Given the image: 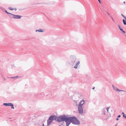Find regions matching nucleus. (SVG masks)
I'll return each instance as SVG.
<instances>
[{
    "mask_svg": "<svg viewBox=\"0 0 126 126\" xmlns=\"http://www.w3.org/2000/svg\"><path fill=\"white\" fill-rule=\"evenodd\" d=\"M57 121L59 122H61L65 121L66 123V126H68L70 125L69 122V117L67 115H65L64 114L61 115L57 117Z\"/></svg>",
    "mask_w": 126,
    "mask_h": 126,
    "instance_id": "nucleus-1",
    "label": "nucleus"
},
{
    "mask_svg": "<svg viewBox=\"0 0 126 126\" xmlns=\"http://www.w3.org/2000/svg\"><path fill=\"white\" fill-rule=\"evenodd\" d=\"M69 122L70 123V124L71 123L76 125H78L80 124L79 121L74 116L69 117Z\"/></svg>",
    "mask_w": 126,
    "mask_h": 126,
    "instance_id": "nucleus-2",
    "label": "nucleus"
},
{
    "mask_svg": "<svg viewBox=\"0 0 126 126\" xmlns=\"http://www.w3.org/2000/svg\"><path fill=\"white\" fill-rule=\"evenodd\" d=\"M22 16L18 15H16L12 14L11 15L9 16V17L14 19H20Z\"/></svg>",
    "mask_w": 126,
    "mask_h": 126,
    "instance_id": "nucleus-3",
    "label": "nucleus"
},
{
    "mask_svg": "<svg viewBox=\"0 0 126 126\" xmlns=\"http://www.w3.org/2000/svg\"><path fill=\"white\" fill-rule=\"evenodd\" d=\"M3 105L5 106H11L12 109H14V105L11 103H4L3 104Z\"/></svg>",
    "mask_w": 126,
    "mask_h": 126,
    "instance_id": "nucleus-4",
    "label": "nucleus"
},
{
    "mask_svg": "<svg viewBox=\"0 0 126 126\" xmlns=\"http://www.w3.org/2000/svg\"><path fill=\"white\" fill-rule=\"evenodd\" d=\"M57 117L56 115H51L49 118V120H51L53 121L54 120H56V119L57 120Z\"/></svg>",
    "mask_w": 126,
    "mask_h": 126,
    "instance_id": "nucleus-5",
    "label": "nucleus"
},
{
    "mask_svg": "<svg viewBox=\"0 0 126 126\" xmlns=\"http://www.w3.org/2000/svg\"><path fill=\"white\" fill-rule=\"evenodd\" d=\"M76 58L75 57H73L71 58L70 64L71 65H73L74 63L75 62Z\"/></svg>",
    "mask_w": 126,
    "mask_h": 126,
    "instance_id": "nucleus-6",
    "label": "nucleus"
},
{
    "mask_svg": "<svg viewBox=\"0 0 126 126\" xmlns=\"http://www.w3.org/2000/svg\"><path fill=\"white\" fill-rule=\"evenodd\" d=\"M78 110L80 114H82L83 113L82 107L78 106Z\"/></svg>",
    "mask_w": 126,
    "mask_h": 126,
    "instance_id": "nucleus-7",
    "label": "nucleus"
},
{
    "mask_svg": "<svg viewBox=\"0 0 126 126\" xmlns=\"http://www.w3.org/2000/svg\"><path fill=\"white\" fill-rule=\"evenodd\" d=\"M84 100H81L79 102L78 106L82 107V105L84 104Z\"/></svg>",
    "mask_w": 126,
    "mask_h": 126,
    "instance_id": "nucleus-8",
    "label": "nucleus"
},
{
    "mask_svg": "<svg viewBox=\"0 0 126 126\" xmlns=\"http://www.w3.org/2000/svg\"><path fill=\"white\" fill-rule=\"evenodd\" d=\"M80 63V61H78L76 65H75L73 67L74 68H75V69H77V68L78 67V65Z\"/></svg>",
    "mask_w": 126,
    "mask_h": 126,
    "instance_id": "nucleus-9",
    "label": "nucleus"
},
{
    "mask_svg": "<svg viewBox=\"0 0 126 126\" xmlns=\"http://www.w3.org/2000/svg\"><path fill=\"white\" fill-rule=\"evenodd\" d=\"M52 122V120H49V118L47 120V126L49 125Z\"/></svg>",
    "mask_w": 126,
    "mask_h": 126,
    "instance_id": "nucleus-10",
    "label": "nucleus"
},
{
    "mask_svg": "<svg viewBox=\"0 0 126 126\" xmlns=\"http://www.w3.org/2000/svg\"><path fill=\"white\" fill-rule=\"evenodd\" d=\"M52 122V120H49V118L47 120V126L49 125Z\"/></svg>",
    "mask_w": 126,
    "mask_h": 126,
    "instance_id": "nucleus-11",
    "label": "nucleus"
},
{
    "mask_svg": "<svg viewBox=\"0 0 126 126\" xmlns=\"http://www.w3.org/2000/svg\"><path fill=\"white\" fill-rule=\"evenodd\" d=\"M36 32H43V31L41 29H40L38 30H35Z\"/></svg>",
    "mask_w": 126,
    "mask_h": 126,
    "instance_id": "nucleus-12",
    "label": "nucleus"
},
{
    "mask_svg": "<svg viewBox=\"0 0 126 126\" xmlns=\"http://www.w3.org/2000/svg\"><path fill=\"white\" fill-rule=\"evenodd\" d=\"M112 87L113 88V89L115 91H117L118 89L116 87L113 85H112Z\"/></svg>",
    "mask_w": 126,
    "mask_h": 126,
    "instance_id": "nucleus-13",
    "label": "nucleus"
},
{
    "mask_svg": "<svg viewBox=\"0 0 126 126\" xmlns=\"http://www.w3.org/2000/svg\"><path fill=\"white\" fill-rule=\"evenodd\" d=\"M4 12H5L7 14H9V15H8L9 17V16L11 15L12 13H9L7 12V10H5Z\"/></svg>",
    "mask_w": 126,
    "mask_h": 126,
    "instance_id": "nucleus-14",
    "label": "nucleus"
},
{
    "mask_svg": "<svg viewBox=\"0 0 126 126\" xmlns=\"http://www.w3.org/2000/svg\"><path fill=\"white\" fill-rule=\"evenodd\" d=\"M18 77L19 76H16L14 77H11L10 78L12 79H15L16 78H18Z\"/></svg>",
    "mask_w": 126,
    "mask_h": 126,
    "instance_id": "nucleus-15",
    "label": "nucleus"
},
{
    "mask_svg": "<svg viewBox=\"0 0 126 126\" xmlns=\"http://www.w3.org/2000/svg\"><path fill=\"white\" fill-rule=\"evenodd\" d=\"M123 24L125 25H126V20H125L124 19H123Z\"/></svg>",
    "mask_w": 126,
    "mask_h": 126,
    "instance_id": "nucleus-16",
    "label": "nucleus"
},
{
    "mask_svg": "<svg viewBox=\"0 0 126 126\" xmlns=\"http://www.w3.org/2000/svg\"><path fill=\"white\" fill-rule=\"evenodd\" d=\"M1 77L3 78V79L4 81H5L6 80V78L4 77V76L2 74H1Z\"/></svg>",
    "mask_w": 126,
    "mask_h": 126,
    "instance_id": "nucleus-17",
    "label": "nucleus"
},
{
    "mask_svg": "<svg viewBox=\"0 0 126 126\" xmlns=\"http://www.w3.org/2000/svg\"><path fill=\"white\" fill-rule=\"evenodd\" d=\"M0 9L3 12H4L5 10L3 8L0 6Z\"/></svg>",
    "mask_w": 126,
    "mask_h": 126,
    "instance_id": "nucleus-18",
    "label": "nucleus"
},
{
    "mask_svg": "<svg viewBox=\"0 0 126 126\" xmlns=\"http://www.w3.org/2000/svg\"><path fill=\"white\" fill-rule=\"evenodd\" d=\"M118 28L120 30L122 28L121 27L120 25H118Z\"/></svg>",
    "mask_w": 126,
    "mask_h": 126,
    "instance_id": "nucleus-19",
    "label": "nucleus"
},
{
    "mask_svg": "<svg viewBox=\"0 0 126 126\" xmlns=\"http://www.w3.org/2000/svg\"><path fill=\"white\" fill-rule=\"evenodd\" d=\"M8 8L9 10H14V9L12 8L11 7H9Z\"/></svg>",
    "mask_w": 126,
    "mask_h": 126,
    "instance_id": "nucleus-20",
    "label": "nucleus"
},
{
    "mask_svg": "<svg viewBox=\"0 0 126 126\" xmlns=\"http://www.w3.org/2000/svg\"><path fill=\"white\" fill-rule=\"evenodd\" d=\"M120 31H122L123 33H125V32L123 31V29H122L121 30H120Z\"/></svg>",
    "mask_w": 126,
    "mask_h": 126,
    "instance_id": "nucleus-21",
    "label": "nucleus"
},
{
    "mask_svg": "<svg viewBox=\"0 0 126 126\" xmlns=\"http://www.w3.org/2000/svg\"><path fill=\"white\" fill-rule=\"evenodd\" d=\"M117 91H118L119 92H121V91H124V90H119V89H117Z\"/></svg>",
    "mask_w": 126,
    "mask_h": 126,
    "instance_id": "nucleus-22",
    "label": "nucleus"
},
{
    "mask_svg": "<svg viewBox=\"0 0 126 126\" xmlns=\"http://www.w3.org/2000/svg\"><path fill=\"white\" fill-rule=\"evenodd\" d=\"M110 108V107H108L107 108V110L108 112V110Z\"/></svg>",
    "mask_w": 126,
    "mask_h": 126,
    "instance_id": "nucleus-23",
    "label": "nucleus"
},
{
    "mask_svg": "<svg viewBox=\"0 0 126 126\" xmlns=\"http://www.w3.org/2000/svg\"><path fill=\"white\" fill-rule=\"evenodd\" d=\"M122 114H123V116H124V115H126H126L123 112H122Z\"/></svg>",
    "mask_w": 126,
    "mask_h": 126,
    "instance_id": "nucleus-24",
    "label": "nucleus"
},
{
    "mask_svg": "<svg viewBox=\"0 0 126 126\" xmlns=\"http://www.w3.org/2000/svg\"><path fill=\"white\" fill-rule=\"evenodd\" d=\"M98 1H99V2L101 4V1H100V0H98Z\"/></svg>",
    "mask_w": 126,
    "mask_h": 126,
    "instance_id": "nucleus-25",
    "label": "nucleus"
},
{
    "mask_svg": "<svg viewBox=\"0 0 126 126\" xmlns=\"http://www.w3.org/2000/svg\"><path fill=\"white\" fill-rule=\"evenodd\" d=\"M124 36L126 37V32H125V33H124Z\"/></svg>",
    "mask_w": 126,
    "mask_h": 126,
    "instance_id": "nucleus-26",
    "label": "nucleus"
},
{
    "mask_svg": "<svg viewBox=\"0 0 126 126\" xmlns=\"http://www.w3.org/2000/svg\"><path fill=\"white\" fill-rule=\"evenodd\" d=\"M120 117H121V115H119L117 117L120 118Z\"/></svg>",
    "mask_w": 126,
    "mask_h": 126,
    "instance_id": "nucleus-27",
    "label": "nucleus"
},
{
    "mask_svg": "<svg viewBox=\"0 0 126 126\" xmlns=\"http://www.w3.org/2000/svg\"><path fill=\"white\" fill-rule=\"evenodd\" d=\"M121 16L124 17H125V16L123 14H121Z\"/></svg>",
    "mask_w": 126,
    "mask_h": 126,
    "instance_id": "nucleus-28",
    "label": "nucleus"
},
{
    "mask_svg": "<svg viewBox=\"0 0 126 126\" xmlns=\"http://www.w3.org/2000/svg\"><path fill=\"white\" fill-rule=\"evenodd\" d=\"M110 17L111 18H112V20L113 21H114V19H113L112 18V17H111V16H110Z\"/></svg>",
    "mask_w": 126,
    "mask_h": 126,
    "instance_id": "nucleus-29",
    "label": "nucleus"
},
{
    "mask_svg": "<svg viewBox=\"0 0 126 126\" xmlns=\"http://www.w3.org/2000/svg\"><path fill=\"white\" fill-rule=\"evenodd\" d=\"M123 117L125 118H126V115H124V116H123Z\"/></svg>",
    "mask_w": 126,
    "mask_h": 126,
    "instance_id": "nucleus-30",
    "label": "nucleus"
},
{
    "mask_svg": "<svg viewBox=\"0 0 126 126\" xmlns=\"http://www.w3.org/2000/svg\"><path fill=\"white\" fill-rule=\"evenodd\" d=\"M124 18L126 19V16H125Z\"/></svg>",
    "mask_w": 126,
    "mask_h": 126,
    "instance_id": "nucleus-31",
    "label": "nucleus"
},
{
    "mask_svg": "<svg viewBox=\"0 0 126 126\" xmlns=\"http://www.w3.org/2000/svg\"><path fill=\"white\" fill-rule=\"evenodd\" d=\"M107 12V13L108 14V15H110V14H109V13H108L107 12Z\"/></svg>",
    "mask_w": 126,
    "mask_h": 126,
    "instance_id": "nucleus-32",
    "label": "nucleus"
},
{
    "mask_svg": "<svg viewBox=\"0 0 126 126\" xmlns=\"http://www.w3.org/2000/svg\"><path fill=\"white\" fill-rule=\"evenodd\" d=\"M119 120V118H116V120H117H117Z\"/></svg>",
    "mask_w": 126,
    "mask_h": 126,
    "instance_id": "nucleus-33",
    "label": "nucleus"
},
{
    "mask_svg": "<svg viewBox=\"0 0 126 126\" xmlns=\"http://www.w3.org/2000/svg\"><path fill=\"white\" fill-rule=\"evenodd\" d=\"M94 88H95V87H94L92 88V89H93V90H94Z\"/></svg>",
    "mask_w": 126,
    "mask_h": 126,
    "instance_id": "nucleus-34",
    "label": "nucleus"
},
{
    "mask_svg": "<svg viewBox=\"0 0 126 126\" xmlns=\"http://www.w3.org/2000/svg\"><path fill=\"white\" fill-rule=\"evenodd\" d=\"M124 3V4H125V1H124V2H123Z\"/></svg>",
    "mask_w": 126,
    "mask_h": 126,
    "instance_id": "nucleus-35",
    "label": "nucleus"
},
{
    "mask_svg": "<svg viewBox=\"0 0 126 126\" xmlns=\"http://www.w3.org/2000/svg\"><path fill=\"white\" fill-rule=\"evenodd\" d=\"M14 9L16 11V9Z\"/></svg>",
    "mask_w": 126,
    "mask_h": 126,
    "instance_id": "nucleus-36",
    "label": "nucleus"
}]
</instances>
